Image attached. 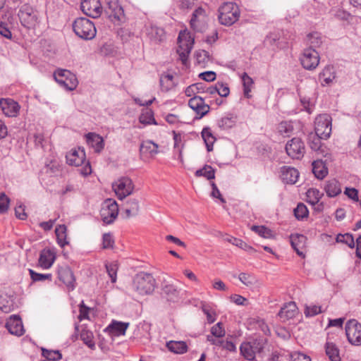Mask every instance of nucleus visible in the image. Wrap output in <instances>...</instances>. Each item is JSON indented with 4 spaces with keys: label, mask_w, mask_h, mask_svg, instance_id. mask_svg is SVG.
<instances>
[{
    "label": "nucleus",
    "mask_w": 361,
    "mask_h": 361,
    "mask_svg": "<svg viewBox=\"0 0 361 361\" xmlns=\"http://www.w3.org/2000/svg\"><path fill=\"white\" fill-rule=\"evenodd\" d=\"M205 84L197 82L188 86L185 92L187 97H192L188 101V106L195 112V119H200L209 112L210 106L206 104L204 99L200 96L195 95L197 93L204 92Z\"/></svg>",
    "instance_id": "1"
},
{
    "label": "nucleus",
    "mask_w": 361,
    "mask_h": 361,
    "mask_svg": "<svg viewBox=\"0 0 361 361\" xmlns=\"http://www.w3.org/2000/svg\"><path fill=\"white\" fill-rule=\"evenodd\" d=\"M156 287V280L151 274L140 272L133 278V288L140 295H149Z\"/></svg>",
    "instance_id": "2"
},
{
    "label": "nucleus",
    "mask_w": 361,
    "mask_h": 361,
    "mask_svg": "<svg viewBox=\"0 0 361 361\" xmlns=\"http://www.w3.org/2000/svg\"><path fill=\"white\" fill-rule=\"evenodd\" d=\"M240 17V10L236 4L226 2L219 8V20L221 25L231 26Z\"/></svg>",
    "instance_id": "3"
},
{
    "label": "nucleus",
    "mask_w": 361,
    "mask_h": 361,
    "mask_svg": "<svg viewBox=\"0 0 361 361\" xmlns=\"http://www.w3.org/2000/svg\"><path fill=\"white\" fill-rule=\"evenodd\" d=\"M73 30L80 38L90 40L96 36L97 30L94 24L86 18H78L73 23Z\"/></svg>",
    "instance_id": "4"
},
{
    "label": "nucleus",
    "mask_w": 361,
    "mask_h": 361,
    "mask_svg": "<svg viewBox=\"0 0 361 361\" xmlns=\"http://www.w3.org/2000/svg\"><path fill=\"white\" fill-rule=\"evenodd\" d=\"M54 77L61 87L68 90H75L78 84L76 75L66 69H57L54 73Z\"/></svg>",
    "instance_id": "5"
},
{
    "label": "nucleus",
    "mask_w": 361,
    "mask_h": 361,
    "mask_svg": "<svg viewBox=\"0 0 361 361\" xmlns=\"http://www.w3.org/2000/svg\"><path fill=\"white\" fill-rule=\"evenodd\" d=\"M314 131L317 136L327 139L331 133V117L327 114H320L315 118Z\"/></svg>",
    "instance_id": "6"
},
{
    "label": "nucleus",
    "mask_w": 361,
    "mask_h": 361,
    "mask_svg": "<svg viewBox=\"0 0 361 361\" xmlns=\"http://www.w3.org/2000/svg\"><path fill=\"white\" fill-rule=\"evenodd\" d=\"M118 214V205L116 200L109 198L104 201L100 215L103 222L106 224H112Z\"/></svg>",
    "instance_id": "7"
},
{
    "label": "nucleus",
    "mask_w": 361,
    "mask_h": 361,
    "mask_svg": "<svg viewBox=\"0 0 361 361\" xmlns=\"http://www.w3.org/2000/svg\"><path fill=\"white\" fill-rule=\"evenodd\" d=\"M112 188L119 200H123L133 192L134 184L128 177H121L112 184Z\"/></svg>",
    "instance_id": "8"
},
{
    "label": "nucleus",
    "mask_w": 361,
    "mask_h": 361,
    "mask_svg": "<svg viewBox=\"0 0 361 361\" xmlns=\"http://www.w3.org/2000/svg\"><path fill=\"white\" fill-rule=\"evenodd\" d=\"M22 25L27 28H33L37 24V12L27 4L23 5L18 13Z\"/></svg>",
    "instance_id": "9"
},
{
    "label": "nucleus",
    "mask_w": 361,
    "mask_h": 361,
    "mask_svg": "<svg viewBox=\"0 0 361 361\" xmlns=\"http://www.w3.org/2000/svg\"><path fill=\"white\" fill-rule=\"evenodd\" d=\"M300 60L304 68L312 71L319 63V54L314 48L309 47L303 50Z\"/></svg>",
    "instance_id": "10"
},
{
    "label": "nucleus",
    "mask_w": 361,
    "mask_h": 361,
    "mask_svg": "<svg viewBox=\"0 0 361 361\" xmlns=\"http://www.w3.org/2000/svg\"><path fill=\"white\" fill-rule=\"evenodd\" d=\"M345 334L351 344L354 345H361V324L357 320L350 319L346 323Z\"/></svg>",
    "instance_id": "11"
},
{
    "label": "nucleus",
    "mask_w": 361,
    "mask_h": 361,
    "mask_svg": "<svg viewBox=\"0 0 361 361\" xmlns=\"http://www.w3.org/2000/svg\"><path fill=\"white\" fill-rule=\"evenodd\" d=\"M287 154L293 159H299L305 153V147L302 140L299 137H293L286 145Z\"/></svg>",
    "instance_id": "12"
},
{
    "label": "nucleus",
    "mask_w": 361,
    "mask_h": 361,
    "mask_svg": "<svg viewBox=\"0 0 361 361\" xmlns=\"http://www.w3.org/2000/svg\"><path fill=\"white\" fill-rule=\"evenodd\" d=\"M206 11L201 6L197 7L193 11L190 20V27L196 32H202L205 28L207 20Z\"/></svg>",
    "instance_id": "13"
},
{
    "label": "nucleus",
    "mask_w": 361,
    "mask_h": 361,
    "mask_svg": "<svg viewBox=\"0 0 361 361\" xmlns=\"http://www.w3.org/2000/svg\"><path fill=\"white\" fill-rule=\"evenodd\" d=\"M82 11L92 18H99L102 13L99 0H82L80 4Z\"/></svg>",
    "instance_id": "14"
},
{
    "label": "nucleus",
    "mask_w": 361,
    "mask_h": 361,
    "mask_svg": "<svg viewBox=\"0 0 361 361\" xmlns=\"http://www.w3.org/2000/svg\"><path fill=\"white\" fill-rule=\"evenodd\" d=\"M58 278L62 281L69 290H73L75 288V278L71 268L67 266L59 267L57 270Z\"/></svg>",
    "instance_id": "15"
},
{
    "label": "nucleus",
    "mask_w": 361,
    "mask_h": 361,
    "mask_svg": "<svg viewBox=\"0 0 361 361\" xmlns=\"http://www.w3.org/2000/svg\"><path fill=\"white\" fill-rule=\"evenodd\" d=\"M262 347L257 341L253 342H244L240 345V354L247 360H253L256 353H260Z\"/></svg>",
    "instance_id": "16"
},
{
    "label": "nucleus",
    "mask_w": 361,
    "mask_h": 361,
    "mask_svg": "<svg viewBox=\"0 0 361 361\" xmlns=\"http://www.w3.org/2000/svg\"><path fill=\"white\" fill-rule=\"evenodd\" d=\"M298 307L294 302H289L281 307L277 314V317L282 322L293 319L298 314Z\"/></svg>",
    "instance_id": "17"
},
{
    "label": "nucleus",
    "mask_w": 361,
    "mask_h": 361,
    "mask_svg": "<svg viewBox=\"0 0 361 361\" xmlns=\"http://www.w3.org/2000/svg\"><path fill=\"white\" fill-rule=\"evenodd\" d=\"M279 173L280 179L286 184L295 183L299 177L298 170L291 166H283Z\"/></svg>",
    "instance_id": "18"
},
{
    "label": "nucleus",
    "mask_w": 361,
    "mask_h": 361,
    "mask_svg": "<svg viewBox=\"0 0 361 361\" xmlns=\"http://www.w3.org/2000/svg\"><path fill=\"white\" fill-rule=\"evenodd\" d=\"M6 327L10 334L18 336L24 334V328L21 318L18 315H12L8 319Z\"/></svg>",
    "instance_id": "19"
},
{
    "label": "nucleus",
    "mask_w": 361,
    "mask_h": 361,
    "mask_svg": "<svg viewBox=\"0 0 361 361\" xmlns=\"http://www.w3.org/2000/svg\"><path fill=\"white\" fill-rule=\"evenodd\" d=\"M0 108L6 116L14 117L18 114L20 105L11 99H1Z\"/></svg>",
    "instance_id": "20"
},
{
    "label": "nucleus",
    "mask_w": 361,
    "mask_h": 361,
    "mask_svg": "<svg viewBox=\"0 0 361 361\" xmlns=\"http://www.w3.org/2000/svg\"><path fill=\"white\" fill-rule=\"evenodd\" d=\"M56 259L55 252L50 249H44L41 251L38 259V265L43 269H49Z\"/></svg>",
    "instance_id": "21"
},
{
    "label": "nucleus",
    "mask_w": 361,
    "mask_h": 361,
    "mask_svg": "<svg viewBox=\"0 0 361 361\" xmlns=\"http://www.w3.org/2000/svg\"><path fill=\"white\" fill-rule=\"evenodd\" d=\"M162 294L168 301L176 302L179 299V290L172 283L164 280L161 283Z\"/></svg>",
    "instance_id": "22"
},
{
    "label": "nucleus",
    "mask_w": 361,
    "mask_h": 361,
    "mask_svg": "<svg viewBox=\"0 0 361 361\" xmlns=\"http://www.w3.org/2000/svg\"><path fill=\"white\" fill-rule=\"evenodd\" d=\"M66 161L69 165L79 166L85 160V152L83 149H73L66 156Z\"/></svg>",
    "instance_id": "23"
},
{
    "label": "nucleus",
    "mask_w": 361,
    "mask_h": 361,
    "mask_svg": "<svg viewBox=\"0 0 361 361\" xmlns=\"http://www.w3.org/2000/svg\"><path fill=\"white\" fill-rule=\"evenodd\" d=\"M87 144L92 147L94 152L99 153L104 147V141L102 136L94 133H89L86 135Z\"/></svg>",
    "instance_id": "24"
},
{
    "label": "nucleus",
    "mask_w": 361,
    "mask_h": 361,
    "mask_svg": "<svg viewBox=\"0 0 361 361\" xmlns=\"http://www.w3.org/2000/svg\"><path fill=\"white\" fill-rule=\"evenodd\" d=\"M306 241V237L303 235L295 234L290 236V243L292 247L299 256L305 257L303 247Z\"/></svg>",
    "instance_id": "25"
},
{
    "label": "nucleus",
    "mask_w": 361,
    "mask_h": 361,
    "mask_svg": "<svg viewBox=\"0 0 361 361\" xmlns=\"http://www.w3.org/2000/svg\"><path fill=\"white\" fill-rule=\"evenodd\" d=\"M139 201L137 199L131 198L126 201L124 210L126 219L137 216L139 213Z\"/></svg>",
    "instance_id": "26"
},
{
    "label": "nucleus",
    "mask_w": 361,
    "mask_h": 361,
    "mask_svg": "<svg viewBox=\"0 0 361 361\" xmlns=\"http://www.w3.org/2000/svg\"><path fill=\"white\" fill-rule=\"evenodd\" d=\"M324 190L329 197H334L341 192V188L337 180L331 179L326 183Z\"/></svg>",
    "instance_id": "27"
},
{
    "label": "nucleus",
    "mask_w": 361,
    "mask_h": 361,
    "mask_svg": "<svg viewBox=\"0 0 361 361\" xmlns=\"http://www.w3.org/2000/svg\"><path fill=\"white\" fill-rule=\"evenodd\" d=\"M312 172L318 179H323L328 174V169L322 160H316L312 163Z\"/></svg>",
    "instance_id": "28"
},
{
    "label": "nucleus",
    "mask_w": 361,
    "mask_h": 361,
    "mask_svg": "<svg viewBox=\"0 0 361 361\" xmlns=\"http://www.w3.org/2000/svg\"><path fill=\"white\" fill-rule=\"evenodd\" d=\"M325 351L330 361L341 360L339 349L334 343L327 341L325 344Z\"/></svg>",
    "instance_id": "29"
},
{
    "label": "nucleus",
    "mask_w": 361,
    "mask_h": 361,
    "mask_svg": "<svg viewBox=\"0 0 361 361\" xmlns=\"http://www.w3.org/2000/svg\"><path fill=\"white\" fill-rule=\"evenodd\" d=\"M192 48V44L190 42H180L178 48L177 49V53L179 55V59L182 61L183 64L186 65L188 62V56Z\"/></svg>",
    "instance_id": "30"
},
{
    "label": "nucleus",
    "mask_w": 361,
    "mask_h": 361,
    "mask_svg": "<svg viewBox=\"0 0 361 361\" xmlns=\"http://www.w3.org/2000/svg\"><path fill=\"white\" fill-rule=\"evenodd\" d=\"M147 33L149 37L156 43L163 41L165 35L164 30L156 25L150 26Z\"/></svg>",
    "instance_id": "31"
},
{
    "label": "nucleus",
    "mask_w": 361,
    "mask_h": 361,
    "mask_svg": "<svg viewBox=\"0 0 361 361\" xmlns=\"http://www.w3.org/2000/svg\"><path fill=\"white\" fill-rule=\"evenodd\" d=\"M201 135L207 151H212L214 143L216 141V137L212 134L211 128L209 127H204L202 130Z\"/></svg>",
    "instance_id": "32"
},
{
    "label": "nucleus",
    "mask_w": 361,
    "mask_h": 361,
    "mask_svg": "<svg viewBox=\"0 0 361 361\" xmlns=\"http://www.w3.org/2000/svg\"><path fill=\"white\" fill-rule=\"evenodd\" d=\"M159 145L151 140H146L142 142L140 147V154H149L153 157L158 154Z\"/></svg>",
    "instance_id": "33"
},
{
    "label": "nucleus",
    "mask_w": 361,
    "mask_h": 361,
    "mask_svg": "<svg viewBox=\"0 0 361 361\" xmlns=\"http://www.w3.org/2000/svg\"><path fill=\"white\" fill-rule=\"evenodd\" d=\"M169 350L176 354H183L188 350V345L184 341H170L166 343Z\"/></svg>",
    "instance_id": "34"
},
{
    "label": "nucleus",
    "mask_w": 361,
    "mask_h": 361,
    "mask_svg": "<svg viewBox=\"0 0 361 361\" xmlns=\"http://www.w3.org/2000/svg\"><path fill=\"white\" fill-rule=\"evenodd\" d=\"M66 232L67 228L64 224L58 226L55 229L57 243L61 247L68 244V241L66 240Z\"/></svg>",
    "instance_id": "35"
},
{
    "label": "nucleus",
    "mask_w": 361,
    "mask_h": 361,
    "mask_svg": "<svg viewBox=\"0 0 361 361\" xmlns=\"http://www.w3.org/2000/svg\"><path fill=\"white\" fill-rule=\"evenodd\" d=\"M128 326V323L114 321L108 326V329L115 335H125Z\"/></svg>",
    "instance_id": "36"
},
{
    "label": "nucleus",
    "mask_w": 361,
    "mask_h": 361,
    "mask_svg": "<svg viewBox=\"0 0 361 361\" xmlns=\"http://www.w3.org/2000/svg\"><path fill=\"white\" fill-rule=\"evenodd\" d=\"M196 177L203 176L207 180L215 178V170L209 165L205 164L202 169L197 170L195 173Z\"/></svg>",
    "instance_id": "37"
},
{
    "label": "nucleus",
    "mask_w": 361,
    "mask_h": 361,
    "mask_svg": "<svg viewBox=\"0 0 361 361\" xmlns=\"http://www.w3.org/2000/svg\"><path fill=\"white\" fill-rule=\"evenodd\" d=\"M236 123V117L229 114L221 118L218 121V126L223 130H227L233 128Z\"/></svg>",
    "instance_id": "38"
},
{
    "label": "nucleus",
    "mask_w": 361,
    "mask_h": 361,
    "mask_svg": "<svg viewBox=\"0 0 361 361\" xmlns=\"http://www.w3.org/2000/svg\"><path fill=\"white\" fill-rule=\"evenodd\" d=\"M323 194L316 188H310L306 192L307 202L312 205L317 204L322 198Z\"/></svg>",
    "instance_id": "39"
},
{
    "label": "nucleus",
    "mask_w": 361,
    "mask_h": 361,
    "mask_svg": "<svg viewBox=\"0 0 361 361\" xmlns=\"http://www.w3.org/2000/svg\"><path fill=\"white\" fill-rule=\"evenodd\" d=\"M160 85L163 90L169 91L171 90L176 85L173 75H161L160 77Z\"/></svg>",
    "instance_id": "40"
},
{
    "label": "nucleus",
    "mask_w": 361,
    "mask_h": 361,
    "mask_svg": "<svg viewBox=\"0 0 361 361\" xmlns=\"http://www.w3.org/2000/svg\"><path fill=\"white\" fill-rule=\"evenodd\" d=\"M335 78V72L334 67L331 66H326L319 74V79L326 84H329Z\"/></svg>",
    "instance_id": "41"
},
{
    "label": "nucleus",
    "mask_w": 361,
    "mask_h": 361,
    "mask_svg": "<svg viewBox=\"0 0 361 361\" xmlns=\"http://www.w3.org/2000/svg\"><path fill=\"white\" fill-rule=\"evenodd\" d=\"M139 121L141 123L145 125L157 124L154 118V112L150 109H147L141 114Z\"/></svg>",
    "instance_id": "42"
},
{
    "label": "nucleus",
    "mask_w": 361,
    "mask_h": 361,
    "mask_svg": "<svg viewBox=\"0 0 361 361\" xmlns=\"http://www.w3.org/2000/svg\"><path fill=\"white\" fill-rule=\"evenodd\" d=\"M293 130L292 124L287 121L280 123L277 126V132L283 137H289Z\"/></svg>",
    "instance_id": "43"
},
{
    "label": "nucleus",
    "mask_w": 361,
    "mask_h": 361,
    "mask_svg": "<svg viewBox=\"0 0 361 361\" xmlns=\"http://www.w3.org/2000/svg\"><path fill=\"white\" fill-rule=\"evenodd\" d=\"M29 274L32 282L44 281L45 280L52 281L51 274H39L31 269H29Z\"/></svg>",
    "instance_id": "44"
},
{
    "label": "nucleus",
    "mask_w": 361,
    "mask_h": 361,
    "mask_svg": "<svg viewBox=\"0 0 361 361\" xmlns=\"http://www.w3.org/2000/svg\"><path fill=\"white\" fill-rule=\"evenodd\" d=\"M195 57L197 63L202 67H204L209 60V54L205 50H200L195 52Z\"/></svg>",
    "instance_id": "45"
},
{
    "label": "nucleus",
    "mask_w": 361,
    "mask_h": 361,
    "mask_svg": "<svg viewBox=\"0 0 361 361\" xmlns=\"http://www.w3.org/2000/svg\"><path fill=\"white\" fill-rule=\"evenodd\" d=\"M241 78L243 85L244 95L245 97L250 98V92L251 91V86L253 84V80L246 73L243 74Z\"/></svg>",
    "instance_id": "46"
},
{
    "label": "nucleus",
    "mask_w": 361,
    "mask_h": 361,
    "mask_svg": "<svg viewBox=\"0 0 361 361\" xmlns=\"http://www.w3.org/2000/svg\"><path fill=\"white\" fill-rule=\"evenodd\" d=\"M42 355L44 356L46 360H59L61 359L62 355L59 350H47L46 348H42Z\"/></svg>",
    "instance_id": "47"
},
{
    "label": "nucleus",
    "mask_w": 361,
    "mask_h": 361,
    "mask_svg": "<svg viewBox=\"0 0 361 361\" xmlns=\"http://www.w3.org/2000/svg\"><path fill=\"white\" fill-rule=\"evenodd\" d=\"M308 214L309 211L303 203H299L297 207L294 209V215L298 220H302L305 218H307Z\"/></svg>",
    "instance_id": "48"
},
{
    "label": "nucleus",
    "mask_w": 361,
    "mask_h": 361,
    "mask_svg": "<svg viewBox=\"0 0 361 361\" xmlns=\"http://www.w3.org/2000/svg\"><path fill=\"white\" fill-rule=\"evenodd\" d=\"M108 6L109 8L111 10V15H113L115 18L120 20L121 16L123 14L122 7L118 4L117 1H109Z\"/></svg>",
    "instance_id": "49"
},
{
    "label": "nucleus",
    "mask_w": 361,
    "mask_h": 361,
    "mask_svg": "<svg viewBox=\"0 0 361 361\" xmlns=\"http://www.w3.org/2000/svg\"><path fill=\"white\" fill-rule=\"evenodd\" d=\"M106 272L111 279V281L114 283L116 281L118 264L116 262L106 264Z\"/></svg>",
    "instance_id": "50"
},
{
    "label": "nucleus",
    "mask_w": 361,
    "mask_h": 361,
    "mask_svg": "<svg viewBox=\"0 0 361 361\" xmlns=\"http://www.w3.org/2000/svg\"><path fill=\"white\" fill-rule=\"evenodd\" d=\"M307 39L312 48L319 47L322 43L321 35L318 32L309 34L307 35Z\"/></svg>",
    "instance_id": "51"
},
{
    "label": "nucleus",
    "mask_w": 361,
    "mask_h": 361,
    "mask_svg": "<svg viewBox=\"0 0 361 361\" xmlns=\"http://www.w3.org/2000/svg\"><path fill=\"white\" fill-rule=\"evenodd\" d=\"M321 312H322L321 306L315 305H306L304 310V314L307 317H314Z\"/></svg>",
    "instance_id": "52"
},
{
    "label": "nucleus",
    "mask_w": 361,
    "mask_h": 361,
    "mask_svg": "<svg viewBox=\"0 0 361 361\" xmlns=\"http://www.w3.org/2000/svg\"><path fill=\"white\" fill-rule=\"evenodd\" d=\"M337 242L345 243L350 247L353 248L355 246L354 238L351 234H339L336 238Z\"/></svg>",
    "instance_id": "53"
},
{
    "label": "nucleus",
    "mask_w": 361,
    "mask_h": 361,
    "mask_svg": "<svg viewBox=\"0 0 361 361\" xmlns=\"http://www.w3.org/2000/svg\"><path fill=\"white\" fill-rule=\"evenodd\" d=\"M210 336H213L216 338H222L225 336V330L223 327L222 323L218 322L212 327Z\"/></svg>",
    "instance_id": "54"
},
{
    "label": "nucleus",
    "mask_w": 361,
    "mask_h": 361,
    "mask_svg": "<svg viewBox=\"0 0 361 361\" xmlns=\"http://www.w3.org/2000/svg\"><path fill=\"white\" fill-rule=\"evenodd\" d=\"M252 230L258 233L261 237L265 238L271 237V230L264 226H252Z\"/></svg>",
    "instance_id": "55"
},
{
    "label": "nucleus",
    "mask_w": 361,
    "mask_h": 361,
    "mask_svg": "<svg viewBox=\"0 0 361 361\" xmlns=\"http://www.w3.org/2000/svg\"><path fill=\"white\" fill-rule=\"evenodd\" d=\"M238 279L243 283L247 286H252L256 282V279L254 276L246 273L240 274Z\"/></svg>",
    "instance_id": "56"
},
{
    "label": "nucleus",
    "mask_w": 361,
    "mask_h": 361,
    "mask_svg": "<svg viewBox=\"0 0 361 361\" xmlns=\"http://www.w3.org/2000/svg\"><path fill=\"white\" fill-rule=\"evenodd\" d=\"M227 241L232 243L233 245H236L238 247H240L245 250H252V247L249 246L247 243L243 242L242 240L233 238V237H229L227 239Z\"/></svg>",
    "instance_id": "57"
},
{
    "label": "nucleus",
    "mask_w": 361,
    "mask_h": 361,
    "mask_svg": "<svg viewBox=\"0 0 361 361\" xmlns=\"http://www.w3.org/2000/svg\"><path fill=\"white\" fill-rule=\"evenodd\" d=\"M114 244V240L111 233H106L103 235L102 237V247L104 249L113 248Z\"/></svg>",
    "instance_id": "58"
},
{
    "label": "nucleus",
    "mask_w": 361,
    "mask_h": 361,
    "mask_svg": "<svg viewBox=\"0 0 361 361\" xmlns=\"http://www.w3.org/2000/svg\"><path fill=\"white\" fill-rule=\"evenodd\" d=\"M9 202V198L4 193L0 194V214L7 212Z\"/></svg>",
    "instance_id": "59"
},
{
    "label": "nucleus",
    "mask_w": 361,
    "mask_h": 361,
    "mask_svg": "<svg viewBox=\"0 0 361 361\" xmlns=\"http://www.w3.org/2000/svg\"><path fill=\"white\" fill-rule=\"evenodd\" d=\"M0 35L8 39L12 38V33L5 22L0 21Z\"/></svg>",
    "instance_id": "60"
},
{
    "label": "nucleus",
    "mask_w": 361,
    "mask_h": 361,
    "mask_svg": "<svg viewBox=\"0 0 361 361\" xmlns=\"http://www.w3.org/2000/svg\"><path fill=\"white\" fill-rule=\"evenodd\" d=\"M312 138V136L310 137V139ZM322 138L315 135L312 136V140H311L310 143V146L312 149L317 152V151H322V142L321 140Z\"/></svg>",
    "instance_id": "61"
},
{
    "label": "nucleus",
    "mask_w": 361,
    "mask_h": 361,
    "mask_svg": "<svg viewBox=\"0 0 361 361\" xmlns=\"http://www.w3.org/2000/svg\"><path fill=\"white\" fill-rule=\"evenodd\" d=\"M80 337L81 339L83 341L84 343L86 344L89 348L92 349L94 347V342L92 339V333L82 332L80 334Z\"/></svg>",
    "instance_id": "62"
},
{
    "label": "nucleus",
    "mask_w": 361,
    "mask_h": 361,
    "mask_svg": "<svg viewBox=\"0 0 361 361\" xmlns=\"http://www.w3.org/2000/svg\"><path fill=\"white\" fill-rule=\"evenodd\" d=\"M290 361H312L310 356L300 352H294L290 355Z\"/></svg>",
    "instance_id": "63"
},
{
    "label": "nucleus",
    "mask_w": 361,
    "mask_h": 361,
    "mask_svg": "<svg viewBox=\"0 0 361 361\" xmlns=\"http://www.w3.org/2000/svg\"><path fill=\"white\" fill-rule=\"evenodd\" d=\"M345 195L354 202H359L358 190L353 188H346L344 191Z\"/></svg>",
    "instance_id": "64"
}]
</instances>
